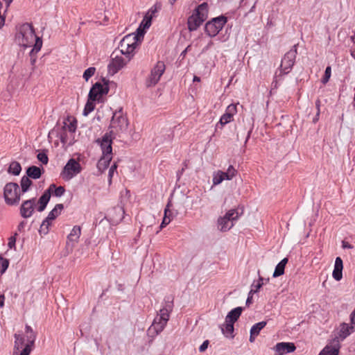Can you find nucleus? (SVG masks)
<instances>
[{"label": "nucleus", "mask_w": 355, "mask_h": 355, "mask_svg": "<svg viewBox=\"0 0 355 355\" xmlns=\"http://www.w3.org/2000/svg\"><path fill=\"white\" fill-rule=\"evenodd\" d=\"M16 243L15 236H10L8 239V246L9 248L12 249L15 248Z\"/></svg>", "instance_id": "09e8293b"}, {"label": "nucleus", "mask_w": 355, "mask_h": 355, "mask_svg": "<svg viewBox=\"0 0 355 355\" xmlns=\"http://www.w3.org/2000/svg\"><path fill=\"white\" fill-rule=\"evenodd\" d=\"M96 68L91 67L87 69L84 73H83V78L86 81H87L92 76H93L95 73Z\"/></svg>", "instance_id": "a19ab883"}, {"label": "nucleus", "mask_w": 355, "mask_h": 355, "mask_svg": "<svg viewBox=\"0 0 355 355\" xmlns=\"http://www.w3.org/2000/svg\"><path fill=\"white\" fill-rule=\"evenodd\" d=\"M331 67L328 66L325 69L324 75L322 79V83L323 84H326L329 81V80L331 77Z\"/></svg>", "instance_id": "c03bdc74"}, {"label": "nucleus", "mask_w": 355, "mask_h": 355, "mask_svg": "<svg viewBox=\"0 0 355 355\" xmlns=\"http://www.w3.org/2000/svg\"><path fill=\"white\" fill-rule=\"evenodd\" d=\"M288 259L284 258L275 267L273 272V277H277L282 275L284 273V269L286 263H288Z\"/></svg>", "instance_id": "393cba45"}, {"label": "nucleus", "mask_w": 355, "mask_h": 355, "mask_svg": "<svg viewBox=\"0 0 355 355\" xmlns=\"http://www.w3.org/2000/svg\"><path fill=\"white\" fill-rule=\"evenodd\" d=\"M350 324L349 325L355 329V308L354 310L349 315Z\"/></svg>", "instance_id": "603ef678"}, {"label": "nucleus", "mask_w": 355, "mask_h": 355, "mask_svg": "<svg viewBox=\"0 0 355 355\" xmlns=\"http://www.w3.org/2000/svg\"><path fill=\"white\" fill-rule=\"evenodd\" d=\"M267 322L266 321H261L254 324L250 329V334L258 336L260 331L264 328Z\"/></svg>", "instance_id": "473e14b6"}, {"label": "nucleus", "mask_w": 355, "mask_h": 355, "mask_svg": "<svg viewBox=\"0 0 355 355\" xmlns=\"http://www.w3.org/2000/svg\"><path fill=\"white\" fill-rule=\"evenodd\" d=\"M111 133H105L101 139H98L96 142L101 146L102 157L97 163V168L99 171L103 172L110 165L112 158V147Z\"/></svg>", "instance_id": "f03ea898"}, {"label": "nucleus", "mask_w": 355, "mask_h": 355, "mask_svg": "<svg viewBox=\"0 0 355 355\" xmlns=\"http://www.w3.org/2000/svg\"><path fill=\"white\" fill-rule=\"evenodd\" d=\"M53 194L56 197H60L62 196L65 191V189L64 187L60 186L58 187H56L55 186V188H53Z\"/></svg>", "instance_id": "a18cd8bd"}, {"label": "nucleus", "mask_w": 355, "mask_h": 355, "mask_svg": "<svg viewBox=\"0 0 355 355\" xmlns=\"http://www.w3.org/2000/svg\"><path fill=\"white\" fill-rule=\"evenodd\" d=\"M168 205H167L164 209V216L162 222L161 223L160 229H162L166 225L169 224L171 222V218H170V216H168V212H170V210L168 209Z\"/></svg>", "instance_id": "4c0bfd02"}, {"label": "nucleus", "mask_w": 355, "mask_h": 355, "mask_svg": "<svg viewBox=\"0 0 355 355\" xmlns=\"http://www.w3.org/2000/svg\"><path fill=\"white\" fill-rule=\"evenodd\" d=\"M208 14V5L203 3L198 6L195 12L188 18V28L194 31L206 20Z\"/></svg>", "instance_id": "7ed1b4c3"}, {"label": "nucleus", "mask_w": 355, "mask_h": 355, "mask_svg": "<svg viewBox=\"0 0 355 355\" xmlns=\"http://www.w3.org/2000/svg\"><path fill=\"white\" fill-rule=\"evenodd\" d=\"M68 121H69V123L64 122V125L62 127V129L64 131H68L70 133L73 134L76 132L77 122L75 119L72 120V121H69L68 119Z\"/></svg>", "instance_id": "2f4dec72"}, {"label": "nucleus", "mask_w": 355, "mask_h": 355, "mask_svg": "<svg viewBox=\"0 0 355 355\" xmlns=\"http://www.w3.org/2000/svg\"><path fill=\"white\" fill-rule=\"evenodd\" d=\"M128 126V122L127 118L123 115L122 108L119 109V111H116L112 116L110 123V130L108 133L119 134L124 132L127 130ZM112 138V136H111Z\"/></svg>", "instance_id": "423d86ee"}, {"label": "nucleus", "mask_w": 355, "mask_h": 355, "mask_svg": "<svg viewBox=\"0 0 355 355\" xmlns=\"http://www.w3.org/2000/svg\"><path fill=\"white\" fill-rule=\"evenodd\" d=\"M26 225V222L21 221L18 225V230L21 231Z\"/></svg>", "instance_id": "052dcab7"}, {"label": "nucleus", "mask_w": 355, "mask_h": 355, "mask_svg": "<svg viewBox=\"0 0 355 355\" xmlns=\"http://www.w3.org/2000/svg\"><path fill=\"white\" fill-rule=\"evenodd\" d=\"M242 311V307L238 306L236 308H234L227 313L225 318V322H230L231 323H234L236 321H237V320L241 315Z\"/></svg>", "instance_id": "412c9836"}, {"label": "nucleus", "mask_w": 355, "mask_h": 355, "mask_svg": "<svg viewBox=\"0 0 355 355\" xmlns=\"http://www.w3.org/2000/svg\"><path fill=\"white\" fill-rule=\"evenodd\" d=\"M37 158L40 162H41L43 164H47L49 162V158L45 152H40L37 154Z\"/></svg>", "instance_id": "37998d69"}, {"label": "nucleus", "mask_w": 355, "mask_h": 355, "mask_svg": "<svg viewBox=\"0 0 355 355\" xmlns=\"http://www.w3.org/2000/svg\"><path fill=\"white\" fill-rule=\"evenodd\" d=\"M81 234V229L79 226H74L70 234L68 235V239L72 242H78Z\"/></svg>", "instance_id": "cd10ccee"}, {"label": "nucleus", "mask_w": 355, "mask_h": 355, "mask_svg": "<svg viewBox=\"0 0 355 355\" xmlns=\"http://www.w3.org/2000/svg\"><path fill=\"white\" fill-rule=\"evenodd\" d=\"M113 211L116 213H118L121 216V217L119 218V220H121V218H123V216L124 214V210H123V207H114Z\"/></svg>", "instance_id": "864d4df0"}, {"label": "nucleus", "mask_w": 355, "mask_h": 355, "mask_svg": "<svg viewBox=\"0 0 355 355\" xmlns=\"http://www.w3.org/2000/svg\"><path fill=\"white\" fill-rule=\"evenodd\" d=\"M209 340H205V341L202 343V344L200 346V347H199V351H200V352H205V351L207 349L208 345H209Z\"/></svg>", "instance_id": "5fc2aeb1"}, {"label": "nucleus", "mask_w": 355, "mask_h": 355, "mask_svg": "<svg viewBox=\"0 0 355 355\" xmlns=\"http://www.w3.org/2000/svg\"><path fill=\"white\" fill-rule=\"evenodd\" d=\"M3 197L8 205H17L20 201L21 191L18 184L7 183L3 189Z\"/></svg>", "instance_id": "39448f33"}, {"label": "nucleus", "mask_w": 355, "mask_h": 355, "mask_svg": "<svg viewBox=\"0 0 355 355\" xmlns=\"http://www.w3.org/2000/svg\"><path fill=\"white\" fill-rule=\"evenodd\" d=\"M297 53V45L295 44L292 49L284 55L283 59L282 60L280 65V74H287L289 72L295 63Z\"/></svg>", "instance_id": "ddd939ff"}, {"label": "nucleus", "mask_w": 355, "mask_h": 355, "mask_svg": "<svg viewBox=\"0 0 355 355\" xmlns=\"http://www.w3.org/2000/svg\"><path fill=\"white\" fill-rule=\"evenodd\" d=\"M237 174V171L232 165H230L225 172L221 171V175L225 180H231Z\"/></svg>", "instance_id": "c85d7f7f"}, {"label": "nucleus", "mask_w": 355, "mask_h": 355, "mask_svg": "<svg viewBox=\"0 0 355 355\" xmlns=\"http://www.w3.org/2000/svg\"><path fill=\"white\" fill-rule=\"evenodd\" d=\"M253 294L254 293L250 290V292L248 293V298L245 302L247 306H249L252 303Z\"/></svg>", "instance_id": "6e6d98bb"}, {"label": "nucleus", "mask_w": 355, "mask_h": 355, "mask_svg": "<svg viewBox=\"0 0 355 355\" xmlns=\"http://www.w3.org/2000/svg\"><path fill=\"white\" fill-rule=\"evenodd\" d=\"M145 33H146V29L142 28L141 26H139V27L136 30V33H133V34H134V36H137V40L140 43L144 38V35Z\"/></svg>", "instance_id": "58836bf2"}, {"label": "nucleus", "mask_w": 355, "mask_h": 355, "mask_svg": "<svg viewBox=\"0 0 355 355\" xmlns=\"http://www.w3.org/2000/svg\"><path fill=\"white\" fill-rule=\"evenodd\" d=\"M190 46H188L180 54V56L184 57Z\"/></svg>", "instance_id": "0e129e2a"}, {"label": "nucleus", "mask_w": 355, "mask_h": 355, "mask_svg": "<svg viewBox=\"0 0 355 355\" xmlns=\"http://www.w3.org/2000/svg\"><path fill=\"white\" fill-rule=\"evenodd\" d=\"M35 53V51H34L32 54H31V52L30 53V55H31V64H32V65H34V64H35V61H36V58H35V57L33 56V53Z\"/></svg>", "instance_id": "680f3d73"}, {"label": "nucleus", "mask_w": 355, "mask_h": 355, "mask_svg": "<svg viewBox=\"0 0 355 355\" xmlns=\"http://www.w3.org/2000/svg\"><path fill=\"white\" fill-rule=\"evenodd\" d=\"M9 265V261L6 259L0 257V272L3 274L7 270Z\"/></svg>", "instance_id": "79ce46f5"}, {"label": "nucleus", "mask_w": 355, "mask_h": 355, "mask_svg": "<svg viewBox=\"0 0 355 355\" xmlns=\"http://www.w3.org/2000/svg\"><path fill=\"white\" fill-rule=\"evenodd\" d=\"M94 101L89 100L88 98V101L85 106L84 110H83V114L85 116H87L89 113L92 112L95 108V104L94 103Z\"/></svg>", "instance_id": "c9c22d12"}, {"label": "nucleus", "mask_w": 355, "mask_h": 355, "mask_svg": "<svg viewBox=\"0 0 355 355\" xmlns=\"http://www.w3.org/2000/svg\"><path fill=\"white\" fill-rule=\"evenodd\" d=\"M225 112H227L229 114H231L232 116H234L236 112V105L234 104H231L229 106H227Z\"/></svg>", "instance_id": "de8ad7c7"}, {"label": "nucleus", "mask_w": 355, "mask_h": 355, "mask_svg": "<svg viewBox=\"0 0 355 355\" xmlns=\"http://www.w3.org/2000/svg\"><path fill=\"white\" fill-rule=\"evenodd\" d=\"M355 331V329L349 324L343 322L340 324L338 338L340 340H345L347 336Z\"/></svg>", "instance_id": "6ab92c4d"}, {"label": "nucleus", "mask_w": 355, "mask_h": 355, "mask_svg": "<svg viewBox=\"0 0 355 355\" xmlns=\"http://www.w3.org/2000/svg\"><path fill=\"white\" fill-rule=\"evenodd\" d=\"M171 311V307L169 305L168 307H164L159 310V313L155 318L152 325L148 329L149 333H154L155 335H158L164 330L169 320Z\"/></svg>", "instance_id": "20e7f679"}, {"label": "nucleus", "mask_w": 355, "mask_h": 355, "mask_svg": "<svg viewBox=\"0 0 355 355\" xmlns=\"http://www.w3.org/2000/svg\"><path fill=\"white\" fill-rule=\"evenodd\" d=\"M340 345L337 343L334 345H327L320 352L319 355H338Z\"/></svg>", "instance_id": "4be33fe9"}, {"label": "nucleus", "mask_w": 355, "mask_h": 355, "mask_svg": "<svg viewBox=\"0 0 355 355\" xmlns=\"http://www.w3.org/2000/svg\"><path fill=\"white\" fill-rule=\"evenodd\" d=\"M240 214L237 209L229 210L224 216L218 219V227L221 232H227L234 226V221L238 220Z\"/></svg>", "instance_id": "0eeeda50"}, {"label": "nucleus", "mask_w": 355, "mask_h": 355, "mask_svg": "<svg viewBox=\"0 0 355 355\" xmlns=\"http://www.w3.org/2000/svg\"><path fill=\"white\" fill-rule=\"evenodd\" d=\"M35 202V198L23 201L19 209V213L22 218H28L32 216L34 213Z\"/></svg>", "instance_id": "dca6fc26"}, {"label": "nucleus", "mask_w": 355, "mask_h": 355, "mask_svg": "<svg viewBox=\"0 0 355 355\" xmlns=\"http://www.w3.org/2000/svg\"><path fill=\"white\" fill-rule=\"evenodd\" d=\"M67 134L65 132L62 133L60 136V141L63 144H66L67 142Z\"/></svg>", "instance_id": "13d9d810"}, {"label": "nucleus", "mask_w": 355, "mask_h": 355, "mask_svg": "<svg viewBox=\"0 0 355 355\" xmlns=\"http://www.w3.org/2000/svg\"><path fill=\"white\" fill-rule=\"evenodd\" d=\"M232 118H233V116H232L231 114H229L227 112H225L221 116L220 121H219L218 123L216 125V126H218V124H220L221 125V127H223L225 124L230 123L232 121Z\"/></svg>", "instance_id": "f704fd0d"}, {"label": "nucleus", "mask_w": 355, "mask_h": 355, "mask_svg": "<svg viewBox=\"0 0 355 355\" xmlns=\"http://www.w3.org/2000/svg\"><path fill=\"white\" fill-rule=\"evenodd\" d=\"M342 247H343V248H348V249H352V248H353V246H352L351 244H349L348 242L345 241H343L342 242Z\"/></svg>", "instance_id": "4d7b16f0"}, {"label": "nucleus", "mask_w": 355, "mask_h": 355, "mask_svg": "<svg viewBox=\"0 0 355 355\" xmlns=\"http://www.w3.org/2000/svg\"><path fill=\"white\" fill-rule=\"evenodd\" d=\"M221 331L226 337L233 338L234 323L225 322L224 326L221 327Z\"/></svg>", "instance_id": "7c9ffc66"}, {"label": "nucleus", "mask_w": 355, "mask_h": 355, "mask_svg": "<svg viewBox=\"0 0 355 355\" xmlns=\"http://www.w3.org/2000/svg\"><path fill=\"white\" fill-rule=\"evenodd\" d=\"M319 116H320V113L317 112V113H316V114H315V117H314V118H313V121L314 123H315V122H317V121H318V119H319Z\"/></svg>", "instance_id": "338daca9"}, {"label": "nucleus", "mask_w": 355, "mask_h": 355, "mask_svg": "<svg viewBox=\"0 0 355 355\" xmlns=\"http://www.w3.org/2000/svg\"><path fill=\"white\" fill-rule=\"evenodd\" d=\"M263 285V282H258L256 285H254L252 284V288H251V291L254 293H257L259 289L261 288V286Z\"/></svg>", "instance_id": "8fccbe9b"}, {"label": "nucleus", "mask_w": 355, "mask_h": 355, "mask_svg": "<svg viewBox=\"0 0 355 355\" xmlns=\"http://www.w3.org/2000/svg\"><path fill=\"white\" fill-rule=\"evenodd\" d=\"M52 220L48 219V217H46L43 221L42 225H40V233L46 234L49 232V228L51 225V221Z\"/></svg>", "instance_id": "72a5a7b5"}, {"label": "nucleus", "mask_w": 355, "mask_h": 355, "mask_svg": "<svg viewBox=\"0 0 355 355\" xmlns=\"http://www.w3.org/2000/svg\"><path fill=\"white\" fill-rule=\"evenodd\" d=\"M251 132H252V129H250V130H249L248 131L247 136H246V138H245V143L248 141V140L250 137Z\"/></svg>", "instance_id": "69168bd1"}, {"label": "nucleus", "mask_w": 355, "mask_h": 355, "mask_svg": "<svg viewBox=\"0 0 355 355\" xmlns=\"http://www.w3.org/2000/svg\"><path fill=\"white\" fill-rule=\"evenodd\" d=\"M32 185L33 181L31 180L30 178L26 175L23 176L20 181L21 193L22 194L26 193L30 189Z\"/></svg>", "instance_id": "a878e982"}, {"label": "nucleus", "mask_w": 355, "mask_h": 355, "mask_svg": "<svg viewBox=\"0 0 355 355\" xmlns=\"http://www.w3.org/2000/svg\"><path fill=\"white\" fill-rule=\"evenodd\" d=\"M139 41L134 34L125 35L120 42L119 52L121 55H130L138 45Z\"/></svg>", "instance_id": "1a4fd4ad"}, {"label": "nucleus", "mask_w": 355, "mask_h": 355, "mask_svg": "<svg viewBox=\"0 0 355 355\" xmlns=\"http://www.w3.org/2000/svg\"><path fill=\"white\" fill-rule=\"evenodd\" d=\"M254 336H256L250 334V339H249L250 343H253L254 341Z\"/></svg>", "instance_id": "774afa93"}, {"label": "nucleus", "mask_w": 355, "mask_h": 355, "mask_svg": "<svg viewBox=\"0 0 355 355\" xmlns=\"http://www.w3.org/2000/svg\"><path fill=\"white\" fill-rule=\"evenodd\" d=\"M151 22H152L151 17L144 15L139 26H141L142 28H144L146 30V29L149 28V27L151 26Z\"/></svg>", "instance_id": "ea45409f"}, {"label": "nucleus", "mask_w": 355, "mask_h": 355, "mask_svg": "<svg viewBox=\"0 0 355 355\" xmlns=\"http://www.w3.org/2000/svg\"><path fill=\"white\" fill-rule=\"evenodd\" d=\"M5 297L3 295H0V307H3L4 305Z\"/></svg>", "instance_id": "e2e57ef3"}, {"label": "nucleus", "mask_w": 355, "mask_h": 355, "mask_svg": "<svg viewBox=\"0 0 355 355\" xmlns=\"http://www.w3.org/2000/svg\"><path fill=\"white\" fill-rule=\"evenodd\" d=\"M26 173L28 178L37 180L42 175V169L38 166H31L26 169Z\"/></svg>", "instance_id": "5701e85b"}, {"label": "nucleus", "mask_w": 355, "mask_h": 355, "mask_svg": "<svg viewBox=\"0 0 355 355\" xmlns=\"http://www.w3.org/2000/svg\"><path fill=\"white\" fill-rule=\"evenodd\" d=\"M123 55H119L117 51H114L111 55V61L108 64V73L111 75H114L120 69H121L130 60L131 55H125L124 58Z\"/></svg>", "instance_id": "6e6552de"}, {"label": "nucleus", "mask_w": 355, "mask_h": 355, "mask_svg": "<svg viewBox=\"0 0 355 355\" xmlns=\"http://www.w3.org/2000/svg\"><path fill=\"white\" fill-rule=\"evenodd\" d=\"M14 337L15 340L12 355H20L19 349L21 348L22 345L24 344V339L22 335L19 334H15Z\"/></svg>", "instance_id": "b1692460"}, {"label": "nucleus", "mask_w": 355, "mask_h": 355, "mask_svg": "<svg viewBox=\"0 0 355 355\" xmlns=\"http://www.w3.org/2000/svg\"><path fill=\"white\" fill-rule=\"evenodd\" d=\"M165 64L162 61H158L151 69L149 76L146 80V86L151 87L155 86L165 71Z\"/></svg>", "instance_id": "f8f14e48"}, {"label": "nucleus", "mask_w": 355, "mask_h": 355, "mask_svg": "<svg viewBox=\"0 0 355 355\" xmlns=\"http://www.w3.org/2000/svg\"><path fill=\"white\" fill-rule=\"evenodd\" d=\"M117 168V165L116 163H114V164L110 168L109 173H108V184L110 185L112 184V179L113 177V175L115 172V171Z\"/></svg>", "instance_id": "49530a36"}, {"label": "nucleus", "mask_w": 355, "mask_h": 355, "mask_svg": "<svg viewBox=\"0 0 355 355\" xmlns=\"http://www.w3.org/2000/svg\"><path fill=\"white\" fill-rule=\"evenodd\" d=\"M320 104H321L320 100L317 99L315 101V107L317 109V112H318V113H320Z\"/></svg>", "instance_id": "bf43d9fd"}, {"label": "nucleus", "mask_w": 355, "mask_h": 355, "mask_svg": "<svg viewBox=\"0 0 355 355\" xmlns=\"http://www.w3.org/2000/svg\"><path fill=\"white\" fill-rule=\"evenodd\" d=\"M53 188H55L54 184H51L49 186V189H46L44 192V193L42 195V196L40 198V199L38 200V203H39V206L37 207L38 211L42 212L45 209V208L51 198V192H53Z\"/></svg>", "instance_id": "f3484780"}, {"label": "nucleus", "mask_w": 355, "mask_h": 355, "mask_svg": "<svg viewBox=\"0 0 355 355\" xmlns=\"http://www.w3.org/2000/svg\"><path fill=\"white\" fill-rule=\"evenodd\" d=\"M25 334L26 343L25 344L24 348L20 352V355H29L36 340V333L27 324L25 327ZM22 337L25 339L24 336Z\"/></svg>", "instance_id": "4468645a"}, {"label": "nucleus", "mask_w": 355, "mask_h": 355, "mask_svg": "<svg viewBox=\"0 0 355 355\" xmlns=\"http://www.w3.org/2000/svg\"><path fill=\"white\" fill-rule=\"evenodd\" d=\"M21 171V164L17 161L12 162L8 168V173L14 175H19Z\"/></svg>", "instance_id": "bb28decb"}, {"label": "nucleus", "mask_w": 355, "mask_h": 355, "mask_svg": "<svg viewBox=\"0 0 355 355\" xmlns=\"http://www.w3.org/2000/svg\"><path fill=\"white\" fill-rule=\"evenodd\" d=\"M224 180L223 176L221 175V171H218L214 173L213 175V184L218 185L220 184Z\"/></svg>", "instance_id": "e433bc0d"}, {"label": "nucleus", "mask_w": 355, "mask_h": 355, "mask_svg": "<svg viewBox=\"0 0 355 355\" xmlns=\"http://www.w3.org/2000/svg\"><path fill=\"white\" fill-rule=\"evenodd\" d=\"M227 22V18L220 16L213 18L205 24V31L211 37H215L222 30Z\"/></svg>", "instance_id": "9b49d317"}, {"label": "nucleus", "mask_w": 355, "mask_h": 355, "mask_svg": "<svg viewBox=\"0 0 355 355\" xmlns=\"http://www.w3.org/2000/svg\"><path fill=\"white\" fill-rule=\"evenodd\" d=\"M343 263L340 257L336 258L334 269L333 270L332 276L336 281H340L343 277Z\"/></svg>", "instance_id": "aec40b11"}, {"label": "nucleus", "mask_w": 355, "mask_h": 355, "mask_svg": "<svg viewBox=\"0 0 355 355\" xmlns=\"http://www.w3.org/2000/svg\"><path fill=\"white\" fill-rule=\"evenodd\" d=\"M108 92L109 87L106 83L102 84L100 82H97L92 87L89 92L88 97L89 100L92 101H99L100 98L103 95L107 94Z\"/></svg>", "instance_id": "2eb2a0df"}, {"label": "nucleus", "mask_w": 355, "mask_h": 355, "mask_svg": "<svg viewBox=\"0 0 355 355\" xmlns=\"http://www.w3.org/2000/svg\"><path fill=\"white\" fill-rule=\"evenodd\" d=\"M156 12H157V8L155 6H153L148 10V11L146 13L145 15L151 17V19H152Z\"/></svg>", "instance_id": "3c124183"}, {"label": "nucleus", "mask_w": 355, "mask_h": 355, "mask_svg": "<svg viewBox=\"0 0 355 355\" xmlns=\"http://www.w3.org/2000/svg\"><path fill=\"white\" fill-rule=\"evenodd\" d=\"M64 206L62 204H57L55 207L49 213L48 219L54 220L61 213L63 209Z\"/></svg>", "instance_id": "c756f323"}, {"label": "nucleus", "mask_w": 355, "mask_h": 355, "mask_svg": "<svg viewBox=\"0 0 355 355\" xmlns=\"http://www.w3.org/2000/svg\"><path fill=\"white\" fill-rule=\"evenodd\" d=\"M15 40L19 45L25 48L31 46L34 44L31 54L34 51L37 53L42 46V39L35 35L33 26L28 23H24L18 28Z\"/></svg>", "instance_id": "f257e3e1"}, {"label": "nucleus", "mask_w": 355, "mask_h": 355, "mask_svg": "<svg viewBox=\"0 0 355 355\" xmlns=\"http://www.w3.org/2000/svg\"><path fill=\"white\" fill-rule=\"evenodd\" d=\"M82 168L75 159H70L63 168L61 176L63 180L68 181L81 172Z\"/></svg>", "instance_id": "9d476101"}, {"label": "nucleus", "mask_w": 355, "mask_h": 355, "mask_svg": "<svg viewBox=\"0 0 355 355\" xmlns=\"http://www.w3.org/2000/svg\"><path fill=\"white\" fill-rule=\"evenodd\" d=\"M296 347L293 343H279L275 347L277 355H283L295 350Z\"/></svg>", "instance_id": "a211bd4d"}]
</instances>
